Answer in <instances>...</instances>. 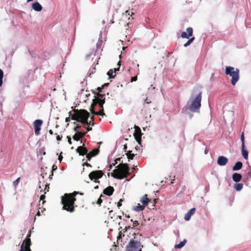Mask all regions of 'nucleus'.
<instances>
[{
    "label": "nucleus",
    "mask_w": 251,
    "mask_h": 251,
    "mask_svg": "<svg viewBox=\"0 0 251 251\" xmlns=\"http://www.w3.org/2000/svg\"><path fill=\"white\" fill-rule=\"evenodd\" d=\"M69 116L71 117V118L72 120L80 122L83 125H90L92 126L95 125V123L92 122V121L88 122V119L90 114L86 110L75 109L73 114H72V111L69 112Z\"/></svg>",
    "instance_id": "f03ea898"
},
{
    "label": "nucleus",
    "mask_w": 251,
    "mask_h": 251,
    "mask_svg": "<svg viewBox=\"0 0 251 251\" xmlns=\"http://www.w3.org/2000/svg\"><path fill=\"white\" fill-rule=\"evenodd\" d=\"M32 8L36 11H40L42 9L41 5L38 2H35L32 5Z\"/></svg>",
    "instance_id": "412c9836"
},
{
    "label": "nucleus",
    "mask_w": 251,
    "mask_h": 251,
    "mask_svg": "<svg viewBox=\"0 0 251 251\" xmlns=\"http://www.w3.org/2000/svg\"><path fill=\"white\" fill-rule=\"evenodd\" d=\"M91 119L92 121H93V120H94V117H93V116H92V117H91Z\"/></svg>",
    "instance_id": "e2e57ef3"
},
{
    "label": "nucleus",
    "mask_w": 251,
    "mask_h": 251,
    "mask_svg": "<svg viewBox=\"0 0 251 251\" xmlns=\"http://www.w3.org/2000/svg\"><path fill=\"white\" fill-rule=\"evenodd\" d=\"M241 141L242 142V146H245V137H244V132H242L241 135Z\"/></svg>",
    "instance_id": "f704fd0d"
},
{
    "label": "nucleus",
    "mask_w": 251,
    "mask_h": 251,
    "mask_svg": "<svg viewBox=\"0 0 251 251\" xmlns=\"http://www.w3.org/2000/svg\"><path fill=\"white\" fill-rule=\"evenodd\" d=\"M81 126L78 125H77L76 126H75V127H74L73 128V130L75 132H79L78 131V130L79 129V128H80Z\"/></svg>",
    "instance_id": "e433bc0d"
},
{
    "label": "nucleus",
    "mask_w": 251,
    "mask_h": 251,
    "mask_svg": "<svg viewBox=\"0 0 251 251\" xmlns=\"http://www.w3.org/2000/svg\"><path fill=\"white\" fill-rule=\"evenodd\" d=\"M98 104H99L100 108H103V105L105 103L104 99L100 100H98Z\"/></svg>",
    "instance_id": "2f4dec72"
},
{
    "label": "nucleus",
    "mask_w": 251,
    "mask_h": 251,
    "mask_svg": "<svg viewBox=\"0 0 251 251\" xmlns=\"http://www.w3.org/2000/svg\"><path fill=\"white\" fill-rule=\"evenodd\" d=\"M156 201H157V199H154L153 200V201H154V203L156 202Z\"/></svg>",
    "instance_id": "0e129e2a"
},
{
    "label": "nucleus",
    "mask_w": 251,
    "mask_h": 251,
    "mask_svg": "<svg viewBox=\"0 0 251 251\" xmlns=\"http://www.w3.org/2000/svg\"><path fill=\"white\" fill-rule=\"evenodd\" d=\"M195 37H193L191 39H189V40L184 44V47H186L190 45V44L194 40Z\"/></svg>",
    "instance_id": "473e14b6"
},
{
    "label": "nucleus",
    "mask_w": 251,
    "mask_h": 251,
    "mask_svg": "<svg viewBox=\"0 0 251 251\" xmlns=\"http://www.w3.org/2000/svg\"><path fill=\"white\" fill-rule=\"evenodd\" d=\"M94 94L97 96V98L95 97V99H97V100H100L101 99H104L105 100V95L103 94H101L100 93H95L94 92Z\"/></svg>",
    "instance_id": "393cba45"
},
{
    "label": "nucleus",
    "mask_w": 251,
    "mask_h": 251,
    "mask_svg": "<svg viewBox=\"0 0 251 251\" xmlns=\"http://www.w3.org/2000/svg\"><path fill=\"white\" fill-rule=\"evenodd\" d=\"M98 100H97V99H94L93 100V102L89 110L90 112L92 113V114L93 115L94 113L95 112V111H94V108L98 104Z\"/></svg>",
    "instance_id": "4be33fe9"
},
{
    "label": "nucleus",
    "mask_w": 251,
    "mask_h": 251,
    "mask_svg": "<svg viewBox=\"0 0 251 251\" xmlns=\"http://www.w3.org/2000/svg\"><path fill=\"white\" fill-rule=\"evenodd\" d=\"M67 139H68V142L69 143V144L70 145H71L72 144V141H71V138H70V136H67Z\"/></svg>",
    "instance_id": "a18cd8bd"
},
{
    "label": "nucleus",
    "mask_w": 251,
    "mask_h": 251,
    "mask_svg": "<svg viewBox=\"0 0 251 251\" xmlns=\"http://www.w3.org/2000/svg\"><path fill=\"white\" fill-rule=\"evenodd\" d=\"M100 152L99 148H96L93 150L92 151L87 153L86 154V158L88 161H90L92 157H94L98 155Z\"/></svg>",
    "instance_id": "f8f14e48"
},
{
    "label": "nucleus",
    "mask_w": 251,
    "mask_h": 251,
    "mask_svg": "<svg viewBox=\"0 0 251 251\" xmlns=\"http://www.w3.org/2000/svg\"><path fill=\"white\" fill-rule=\"evenodd\" d=\"M20 180V177H18L15 181L13 182V185L15 187H16Z\"/></svg>",
    "instance_id": "4c0bfd02"
},
{
    "label": "nucleus",
    "mask_w": 251,
    "mask_h": 251,
    "mask_svg": "<svg viewBox=\"0 0 251 251\" xmlns=\"http://www.w3.org/2000/svg\"><path fill=\"white\" fill-rule=\"evenodd\" d=\"M202 98V92H199L198 95L193 97L191 96L190 101L188 102L189 110L193 112H197L201 106V101Z\"/></svg>",
    "instance_id": "39448f33"
},
{
    "label": "nucleus",
    "mask_w": 251,
    "mask_h": 251,
    "mask_svg": "<svg viewBox=\"0 0 251 251\" xmlns=\"http://www.w3.org/2000/svg\"><path fill=\"white\" fill-rule=\"evenodd\" d=\"M79 194L82 195L83 194L78 192L75 191L72 193H66L61 197V203L63 204L62 209L68 212L72 213L75 211V202L76 201L75 197Z\"/></svg>",
    "instance_id": "f257e3e1"
},
{
    "label": "nucleus",
    "mask_w": 251,
    "mask_h": 251,
    "mask_svg": "<svg viewBox=\"0 0 251 251\" xmlns=\"http://www.w3.org/2000/svg\"><path fill=\"white\" fill-rule=\"evenodd\" d=\"M83 166H86L87 167H91L92 166L90 164H89V163H87V162H85L83 164Z\"/></svg>",
    "instance_id": "37998d69"
},
{
    "label": "nucleus",
    "mask_w": 251,
    "mask_h": 251,
    "mask_svg": "<svg viewBox=\"0 0 251 251\" xmlns=\"http://www.w3.org/2000/svg\"><path fill=\"white\" fill-rule=\"evenodd\" d=\"M103 89V86H101V87H99L97 88V90L99 91L98 93H100L102 91V89Z\"/></svg>",
    "instance_id": "79ce46f5"
},
{
    "label": "nucleus",
    "mask_w": 251,
    "mask_h": 251,
    "mask_svg": "<svg viewBox=\"0 0 251 251\" xmlns=\"http://www.w3.org/2000/svg\"><path fill=\"white\" fill-rule=\"evenodd\" d=\"M186 31L187 33L185 32H182L181 34V37L182 38H186L189 39L190 37L192 36L193 35V30L192 27H188L186 29Z\"/></svg>",
    "instance_id": "ddd939ff"
},
{
    "label": "nucleus",
    "mask_w": 251,
    "mask_h": 251,
    "mask_svg": "<svg viewBox=\"0 0 251 251\" xmlns=\"http://www.w3.org/2000/svg\"><path fill=\"white\" fill-rule=\"evenodd\" d=\"M114 191V189L112 186H108L103 191V193L107 196H111Z\"/></svg>",
    "instance_id": "f3484780"
},
{
    "label": "nucleus",
    "mask_w": 251,
    "mask_h": 251,
    "mask_svg": "<svg viewBox=\"0 0 251 251\" xmlns=\"http://www.w3.org/2000/svg\"><path fill=\"white\" fill-rule=\"evenodd\" d=\"M134 137L137 142L140 143L141 141L142 133L140 128L136 125L134 126Z\"/></svg>",
    "instance_id": "9b49d317"
},
{
    "label": "nucleus",
    "mask_w": 251,
    "mask_h": 251,
    "mask_svg": "<svg viewBox=\"0 0 251 251\" xmlns=\"http://www.w3.org/2000/svg\"><path fill=\"white\" fill-rule=\"evenodd\" d=\"M43 123V121L40 119L36 120L33 122V125L34 128L35 134L36 135L38 136L40 134V130Z\"/></svg>",
    "instance_id": "1a4fd4ad"
},
{
    "label": "nucleus",
    "mask_w": 251,
    "mask_h": 251,
    "mask_svg": "<svg viewBox=\"0 0 251 251\" xmlns=\"http://www.w3.org/2000/svg\"><path fill=\"white\" fill-rule=\"evenodd\" d=\"M62 136L60 135H57L56 136V139L57 141H61L62 139Z\"/></svg>",
    "instance_id": "de8ad7c7"
},
{
    "label": "nucleus",
    "mask_w": 251,
    "mask_h": 251,
    "mask_svg": "<svg viewBox=\"0 0 251 251\" xmlns=\"http://www.w3.org/2000/svg\"><path fill=\"white\" fill-rule=\"evenodd\" d=\"M122 201H123V200L122 199H120L119 200V201L118 202V203H117V206L119 208H120V206H122Z\"/></svg>",
    "instance_id": "58836bf2"
},
{
    "label": "nucleus",
    "mask_w": 251,
    "mask_h": 251,
    "mask_svg": "<svg viewBox=\"0 0 251 251\" xmlns=\"http://www.w3.org/2000/svg\"><path fill=\"white\" fill-rule=\"evenodd\" d=\"M33 0H27V2H30V1H32Z\"/></svg>",
    "instance_id": "69168bd1"
},
{
    "label": "nucleus",
    "mask_w": 251,
    "mask_h": 251,
    "mask_svg": "<svg viewBox=\"0 0 251 251\" xmlns=\"http://www.w3.org/2000/svg\"><path fill=\"white\" fill-rule=\"evenodd\" d=\"M103 173L102 171L98 170L92 171L89 175V177L91 180L99 179L102 177Z\"/></svg>",
    "instance_id": "9d476101"
},
{
    "label": "nucleus",
    "mask_w": 251,
    "mask_h": 251,
    "mask_svg": "<svg viewBox=\"0 0 251 251\" xmlns=\"http://www.w3.org/2000/svg\"><path fill=\"white\" fill-rule=\"evenodd\" d=\"M70 121V117H68L66 118L65 121L66 122H68Z\"/></svg>",
    "instance_id": "603ef678"
},
{
    "label": "nucleus",
    "mask_w": 251,
    "mask_h": 251,
    "mask_svg": "<svg viewBox=\"0 0 251 251\" xmlns=\"http://www.w3.org/2000/svg\"><path fill=\"white\" fill-rule=\"evenodd\" d=\"M137 79V76H133V77H132L131 78V80L130 81L131 82H133V81H136Z\"/></svg>",
    "instance_id": "a19ab883"
},
{
    "label": "nucleus",
    "mask_w": 251,
    "mask_h": 251,
    "mask_svg": "<svg viewBox=\"0 0 251 251\" xmlns=\"http://www.w3.org/2000/svg\"><path fill=\"white\" fill-rule=\"evenodd\" d=\"M242 154L245 159L247 160L248 159V152L245 149V146H242Z\"/></svg>",
    "instance_id": "5701e85b"
},
{
    "label": "nucleus",
    "mask_w": 251,
    "mask_h": 251,
    "mask_svg": "<svg viewBox=\"0 0 251 251\" xmlns=\"http://www.w3.org/2000/svg\"><path fill=\"white\" fill-rule=\"evenodd\" d=\"M76 151L77 153H79L80 155H86L87 154L88 150L86 148H85V145L83 144L82 146L78 147L76 150Z\"/></svg>",
    "instance_id": "4468645a"
},
{
    "label": "nucleus",
    "mask_w": 251,
    "mask_h": 251,
    "mask_svg": "<svg viewBox=\"0 0 251 251\" xmlns=\"http://www.w3.org/2000/svg\"><path fill=\"white\" fill-rule=\"evenodd\" d=\"M135 236L131 239L126 247V251H142L143 246L140 242V238L142 235L137 233H134Z\"/></svg>",
    "instance_id": "20e7f679"
},
{
    "label": "nucleus",
    "mask_w": 251,
    "mask_h": 251,
    "mask_svg": "<svg viewBox=\"0 0 251 251\" xmlns=\"http://www.w3.org/2000/svg\"><path fill=\"white\" fill-rule=\"evenodd\" d=\"M73 124H74V125H77V123H76L75 122H74L73 123Z\"/></svg>",
    "instance_id": "338daca9"
},
{
    "label": "nucleus",
    "mask_w": 251,
    "mask_h": 251,
    "mask_svg": "<svg viewBox=\"0 0 251 251\" xmlns=\"http://www.w3.org/2000/svg\"><path fill=\"white\" fill-rule=\"evenodd\" d=\"M228 162V159L224 156H220L218 158L217 164L220 166H225Z\"/></svg>",
    "instance_id": "2eb2a0df"
},
{
    "label": "nucleus",
    "mask_w": 251,
    "mask_h": 251,
    "mask_svg": "<svg viewBox=\"0 0 251 251\" xmlns=\"http://www.w3.org/2000/svg\"><path fill=\"white\" fill-rule=\"evenodd\" d=\"M132 151H129L126 153V155L127 156V158L129 160H132L135 156V154L133 153H131Z\"/></svg>",
    "instance_id": "bb28decb"
},
{
    "label": "nucleus",
    "mask_w": 251,
    "mask_h": 251,
    "mask_svg": "<svg viewBox=\"0 0 251 251\" xmlns=\"http://www.w3.org/2000/svg\"><path fill=\"white\" fill-rule=\"evenodd\" d=\"M113 166H114V165H113V164H110V165H109V170H110L112 169V168Z\"/></svg>",
    "instance_id": "6e6d98bb"
},
{
    "label": "nucleus",
    "mask_w": 251,
    "mask_h": 251,
    "mask_svg": "<svg viewBox=\"0 0 251 251\" xmlns=\"http://www.w3.org/2000/svg\"><path fill=\"white\" fill-rule=\"evenodd\" d=\"M151 201V200L148 198V195L145 194L140 199V202L142 204L141 205L140 203H138L137 205L134 207V210L136 211H141L143 210Z\"/></svg>",
    "instance_id": "0eeeda50"
},
{
    "label": "nucleus",
    "mask_w": 251,
    "mask_h": 251,
    "mask_svg": "<svg viewBox=\"0 0 251 251\" xmlns=\"http://www.w3.org/2000/svg\"><path fill=\"white\" fill-rule=\"evenodd\" d=\"M127 148V145L126 144H125L124 146V150H125V151H126V149Z\"/></svg>",
    "instance_id": "3c124183"
},
{
    "label": "nucleus",
    "mask_w": 251,
    "mask_h": 251,
    "mask_svg": "<svg viewBox=\"0 0 251 251\" xmlns=\"http://www.w3.org/2000/svg\"><path fill=\"white\" fill-rule=\"evenodd\" d=\"M118 169L113 170L111 176L115 178L122 179L127 177L129 175V168L126 163H121L118 165Z\"/></svg>",
    "instance_id": "7ed1b4c3"
},
{
    "label": "nucleus",
    "mask_w": 251,
    "mask_h": 251,
    "mask_svg": "<svg viewBox=\"0 0 251 251\" xmlns=\"http://www.w3.org/2000/svg\"><path fill=\"white\" fill-rule=\"evenodd\" d=\"M186 242V240H184L183 241L180 242L178 244L176 245L175 247V248L180 249L185 245Z\"/></svg>",
    "instance_id": "cd10ccee"
},
{
    "label": "nucleus",
    "mask_w": 251,
    "mask_h": 251,
    "mask_svg": "<svg viewBox=\"0 0 251 251\" xmlns=\"http://www.w3.org/2000/svg\"><path fill=\"white\" fill-rule=\"evenodd\" d=\"M225 74L231 77V84L235 85L239 78V70L233 67L226 66Z\"/></svg>",
    "instance_id": "423d86ee"
},
{
    "label": "nucleus",
    "mask_w": 251,
    "mask_h": 251,
    "mask_svg": "<svg viewBox=\"0 0 251 251\" xmlns=\"http://www.w3.org/2000/svg\"><path fill=\"white\" fill-rule=\"evenodd\" d=\"M46 194V192H45V194H43V195H42L40 197V201H42V200H44V199H45V194Z\"/></svg>",
    "instance_id": "c03bdc74"
},
{
    "label": "nucleus",
    "mask_w": 251,
    "mask_h": 251,
    "mask_svg": "<svg viewBox=\"0 0 251 251\" xmlns=\"http://www.w3.org/2000/svg\"><path fill=\"white\" fill-rule=\"evenodd\" d=\"M86 132H76L75 134L73 136V138L74 140L78 141L80 140V138L83 137L86 134Z\"/></svg>",
    "instance_id": "dca6fc26"
},
{
    "label": "nucleus",
    "mask_w": 251,
    "mask_h": 251,
    "mask_svg": "<svg viewBox=\"0 0 251 251\" xmlns=\"http://www.w3.org/2000/svg\"><path fill=\"white\" fill-rule=\"evenodd\" d=\"M31 235V231L29 230L27 235L26 238L23 241L21 245L20 249L19 251H31L30 246L31 245L30 237Z\"/></svg>",
    "instance_id": "6e6552de"
},
{
    "label": "nucleus",
    "mask_w": 251,
    "mask_h": 251,
    "mask_svg": "<svg viewBox=\"0 0 251 251\" xmlns=\"http://www.w3.org/2000/svg\"><path fill=\"white\" fill-rule=\"evenodd\" d=\"M196 211L195 208L191 209L185 215L184 219L186 221H189L192 215H193Z\"/></svg>",
    "instance_id": "6ab92c4d"
},
{
    "label": "nucleus",
    "mask_w": 251,
    "mask_h": 251,
    "mask_svg": "<svg viewBox=\"0 0 251 251\" xmlns=\"http://www.w3.org/2000/svg\"><path fill=\"white\" fill-rule=\"evenodd\" d=\"M94 115H100V116H104L105 113H104L103 108H100V110L99 112H95L94 113Z\"/></svg>",
    "instance_id": "c85d7f7f"
},
{
    "label": "nucleus",
    "mask_w": 251,
    "mask_h": 251,
    "mask_svg": "<svg viewBox=\"0 0 251 251\" xmlns=\"http://www.w3.org/2000/svg\"><path fill=\"white\" fill-rule=\"evenodd\" d=\"M138 225H139V223L137 221H135L133 222V227H136Z\"/></svg>",
    "instance_id": "ea45409f"
},
{
    "label": "nucleus",
    "mask_w": 251,
    "mask_h": 251,
    "mask_svg": "<svg viewBox=\"0 0 251 251\" xmlns=\"http://www.w3.org/2000/svg\"><path fill=\"white\" fill-rule=\"evenodd\" d=\"M102 198H106L105 196L102 195H100V198L98 199L97 201V203L100 206L101 203L103 201V200Z\"/></svg>",
    "instance_id": "c756f323"
},
{
    "label": "nucleus",
    "mask_w": 251,
    "mask_h": 251,
    "mask_svg": "<svg viewBox=\"0 0 251 251\" xmlns=\"http://www.w3.org/2000/svg\"><path fill=\"white\" fill-rule=\"evenodd\" d=\"M40 211H38V212L36 214V216H40Z\"/></svg>",
    "instance_id": "052dcab7"
},
{
    "label": "nucleus",
    "mask_w": 251,
    "mask_h": 251,
    "mask_svg": "<svg viewBox=\"0 0 251 251\" xmlns=\"http://www.w3.org/2000/svg\"><path fill=\"white\" fill-rule=\"evenodd\" d=\"M121 159L120 158H116L115 160V163H113V165H115L116 164L118 163V161H120Z\"/></svg>",
    "instance_id": "49530a36"
},
{
    "label": "nucleus",
    "mask_w": 251,
    "mask_h": 251,
    "mask_svg": "<svg viewBox=\"0 0 251 251\" xmlns=\"http://www.w3.org/2000/svg\"><path fill=\"white\" fill-rule=\"evenodd\" d=\"M49 185L48 184H46L45 190H47V191H49Z\"/></svg>",
    "instance_id": "8fccbe9b"
},
{
    "label": "nucleus",
    "mask_w": 251,
    "mask_h": 251,
    "mask_svg": "<svg viewBox=\"0 0 251 251\" xmlns=\"http://www.w3.org/2000/svg\"><path fill=\"white\" fill-rule=\"evenodd\" d=\"M62 159H63V156H62L61 153H60V154L59 155V156L58 157V160H59L60 162H61Z\"/></svg>",
    "instance_id": "09e8293b"
},
{
    "label": "nucleus",
    "mask_w": 251,
    "mask_h": 251,
    "mask_svg": "<svg viewBox=\"0 0 251 251\" xmlns=\"http://www.w3.org/2000/svg\"><path fill=\"white\" fill-rule=\"evenodd\" d=\"M3 71L0 69V87H1L3 84Z\"/></svg>",
    "instance_id": "7c9ffc66"
},
{
    "label": "nucleus",
    "mask_w": 251,
    "mask_h": 251,
    "mask_svg": "<svg viewBox=\"0 0 251 251\" xmlns=\"http://www.w3.org/2000/svg\"><path fill=\"white\" fill-rule=\"evenodd\" d=\"M57 169V166H56L55 165H53V166H52L51 174L49 176L50 178H52V176L53 175V172L55 171Z\"/></svg>",
    "instance_id": "72a5a7b5"
},
{
    "label": "nucleus",
    "mask_w": 251,
    "mask_h": 251,
    "mask_svg": "<svg viewBox=\"0 0 251 251\" xmlns=\"http://www.w3.org/2000/svg\"><path fill=\"white\" fill-rule=\"evenodd\" d=\"M49 132L50 135H52L53 134V131L51 129L49 130Z\"/></svg>",
    "instance_id": "5fc2aeb1"
},
{
    "label": "nucleus",
    "mask_w": 251,
    "mask_h": 251,
    "mask_svg": "<svg viewBox=\"0 0 251 251\" xmlns=\"http://www.w3.org/2000/svg\"><path fill=\"white\" fill-rule=\"evenodd\" d=\"M109 216L110 217L111 219L114 218L113 216L115 217V213L113 210H110L109 212Z\"/></svg>",
    "instance_id": "c9c22d12"
},
{
    "label": "nucleus",
    "mask_w": 251,
    "mask_h": 251,
    "mask_svg": "<svg viewBox=\"0 0 251 251\" xmlns=\"http://www.w3.org/2000/svg\"><path fill=\"white\" fill-rule=\"evenodd\" d=\"M109 84L108 83H105L103 85H102V86H103V88L105 87V86H108V85Z\"/></svg>",
    "instance_id": "13d9d810"
},
{
    "label": "nucleus",
    "mask_w": 251,
    "mask_h": 251,
    "mask_svg": "<svg viewBox=\"0 0 251 251\" xmlns=\"http://www.w3.org/2000/svg\"><path fill=\"white\" fill-rule=\"evenodd\" d=\"M118 65L119 66V67L117 69H115V71H114L112 69H110L109 71L107 73V75L109 76V77L110 78H114L115 75H113V74L114 73H116V71H119L120 66H121V61H119L118 63Z\"/></svg>",
    "instance_id": "a211bd4d"
},
{
    "label": "nucleus",
    "mask_w": 251,
    "mask_h": 251,
    "mask_svg": "<svg viewBox=\"0 0 251 251\" xmlns=\"http://www.w3.org/2000/svg\"><path fill=\"white\" fill-rule=\"evenodd\" d=\"M42 204H44L45 202H46V201L45 200H42Z\"/></svg>",
    "instance_id": "680f3d73"
},
{
    "label": "nucleus",
    "mask_w": 251,
    "mask_h": 251,
    "mask_svg": "<svg viewBox=\"0 0 251 251\" xmlns=\"http://www.w3.org/2000/svg\"><path fill=\"white\" fill-rule=\"evenodd\" d=\"M173 177H174V179H171V180H172V181H171V184L173 183V181L175 180V176H173Z\"/></svg>",
    "instance_id": "bf43d9fd"
},
{
    "label": "nucleus",
    "mask_w": 251,
    "mask_h": 251,
    "mask_svg": "<svg viewBox=\"0 0 251 251\" xmlns=\"http://www.w3.org/2000/svg\"><path fill=\"white\" fill-rule=\"evenodd\" d=\"M243 166V164L241 162L238 161L235 163L234 166L233 167L232 170L233 171H236L240 170Z\"/></svg>",
    "instance_id": "b1692460"
},
{
    "label": "nucleus",
    "mask_w": 251,
    "mask_h": 251,
    "mask_svg": "<svg viewBox=\"0 0 251 251\" xmlns=\"http://www.w3.org/2000/svg\"><path fill=\"white\" fill-rule=\"evenodd\" d=\"M98 188V186H96V187H95V189H97V188Z\"/></svg>",
    "instance_id": "774afa93"
},
{
    "label": "nucleus",
    "mask_w": 251,
    "mask_h": 251,
    "mask_svg": "<svg viewBox=\"0 0 251 251\" xmlns=\"http://www.w3.org/2000/svg\"><path fill=\"white\" fill-rule=\"evenodd\" d=\"M232 179L236 182H239L242 179V176L241 174L235 173L232 175Z\"/></svg>",
    "instance_id": "aec40b11"
},
{
    "label": "nucleus",
    "mask_w": 251,
    "mask_h": 251,
    "mask_svg": "<svg viewBox=\"0 0 251 251\" xmlns=\"http://www.w3.org/2000/svg\"><path fill=\"white\" fill-rule=\"evenodd\" d=\"M243 185L242 183H236L234 186L235 189L238 191H239L242 189Z\"/></svg>",
    "instance_id": "a878e982"
},
{
    "label": "nucleus",
    "mask_w": 251,
    "mask_h": 251,
    "mask_svg": "<svg viewBox=\"0 0 251 251\" xmlns=\"http://www.w3.org/2000/svg\"><path fill=\"white\" fill-rule=\"evenodd\" d=\"M86 128L87 129V131H90L92 129V127H86Z\"/></svg>",
    "instance_id": "864d4df0"
},
{
    "label": "nucleus",
    "mask_w": 251,
    "mask_h": 251,
    "mask_svg": "<svg viewBox=\"0 0 251 251\" xmlns=\"http://www.w3.org/2000/svg\"><path fill=\"white\" fill-rule=\"evenodd\" d=\"M118 217H119V218H120V219H122V216H117V215L115 216V218L117 219Z\"/></svg>",
    "instance_id": "4d7b16f0"
}]
</instances>
